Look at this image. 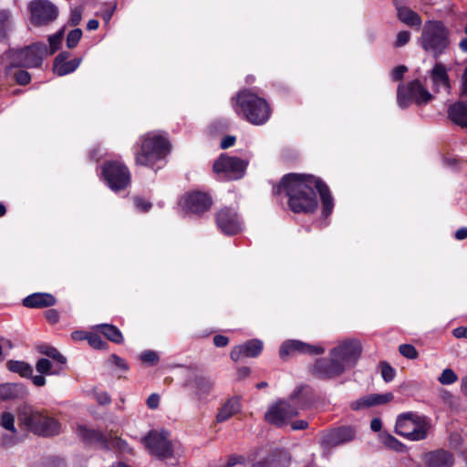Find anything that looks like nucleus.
Listing matches in <instances>:
<instances>
[{
	"instance_id": "1",
	"label": "nucleus",
	"mask_w": 467,
	"mask_h": 467,
	"mask_svg": "<svg viewBox=\"0 0 467 467\" xmlns=\"http://www.w3.org/2000/svg\"><path fill=\"white\" fill-rule=\"evenodd\" d=\"M315 189L319 192L323 206V214L328 216L333 210L334 202L330 191L326 183L313 175L290 173L282 179L276 187V193L285 192L288 197V206L296 213H314L317 208V198Z\"/></svg>"
},
{
	"instance_id": "2",
	"label": "nucleus",
	"mask_w": 467,
	"mask_h": 467,
	"mask_svg": "<svg viewBox=\"0 0 467 467\" xmlns=\"http://www.w3.org/2000/svg\"><path fill=\"white\" fill-rule=\"evenodd\" d=\"M17 420L21 428L41 437H53L61 431V424L57 419L31 406L19 408Z\"/></svg>"
},
{
	"instance_id": "3",
	"label": "nucleus",
	"mask_w": 467,
	"mask_h": 467,
	"mask_svg": "<svg viewBox=\"0 0 467 467\" xmlns=\"http://www.w3.org/2000/svg\"><path fill=\"white\" fill-rule=\"evenodd\" d=\"M450 32L441 21H429L422 29L420 45L422 48L438 58L450 45Z\"/></svg>"
},
{
	"instance_id": "4",
	"label": "nucleus",
	"mask_w": 467,
	"mask_h": 467,
	"mask_svg": "<svg viewBox=\"0 0 467 467\" xmlns=\"http://www.w3.org/2000/svg\"><path fill=\"white\" fill-rule=\"evenodd\" d=\"M237 104L245 119L254 125H262L270 118L271 109L265 99L247 90L237 95Z\"/></svg>"
},
{
	"instance_id": "5",
	"label": "nucleus",
	"mask_w": 467,
	"mask_h": 467,
	"mask_svg": "<svg viewBox=\"0 0 467 467\" xmlns=\"http://www.w3.org/2000/svg\"><path fill=\"white\" fill-rule=\"evenodd\" d=\"M171 150L170 142L161 136L144 137L140 151L136 155L138 165L151 166L157 161L165 158Z\"/></svg>"
},
{
	"instance_id": "6",
	"label": "nucleus",
	"mask_w": 467,
	"mask_h": 467,
	"mask_svg": "<svg viewBox=\"0 0 467 467\" xmlns=\"http://www.w3.org/2000/svg\"><path fill=\"white\" fill-rule=\"evenodd\" d=\"M430 424L426 417L419 416L412 412L400 415L396 421L395 431L397 434L410 441H420L427 437Z\"/></svg>"
},
{
	"instance_id": "7",
	"label": "nucleus",
	"mask_w": 467,
	"mask_h": 467,
	"mask_svg": "<svg viewBox=\"0 0 467 467\" xmlns=\"http://www.w3.org/2000/svg\"><path fill=\"white\" fill-rule=\"evenodd\" d=\"M47 54V47L44 43H35L22 49H10L8 57L14 67H38Z\"/></svg>"
},
{
	"instance_id": "8",
	"label": "nucleus",
	"mask_w": 467,
	"mask_h": 467,
	"mask_svg": "<svg viewBox=\"0 0 467 467\" xmlns=\"http://www.w3.org/2000/svg\"><path fill=\"white\" fill-rule=\"evenodd\" d=\"M433 96L418 79L412 80L407 86L400 85L398 88L397 100L400 108H407L411 102L421 106L432 100Z\"/></svg>"
},
{
	"instance_id": "9",
	"label": "nucleus",
	"mask_w": 467,
	"mask_h": 467,
	"mask_svg": "<svg viewBox=\"0 0 467 467\" xmlns=\"http://www.w3.org/2000/svg\"><path fill=\"white\" fill-rule=\"evenodd\" d=\"M362 353V345L358 339L348 338L342 340L329 352V357H334L342 365L343 369L354 367Z\"/></svg>"
},
{
	"instance_id": "10",
	"label": "nucleus",
	"mask_w": 467,
	"mask_h": 467,
	"mask_svg": "<svg viewBox=\"0 0 467 467\" xmlns=\"http://www.w3.org/2000/svg\"><path fill=\"white\" fill-rule=\"evenodd\" d=\"M248 162L235 156L222 154L213 163V171L224 180H238L245 172Z\"/></svg>"
},
{
	"instance_id": "11",
	"label": "nucleus",
	"mask_w": 467,
	"mask_h": 467,
	"mask_svg": "<svg viewBox=\"0 0 467 467\" xmlns=\"http://www.w3.org/2000/svg\"><path fill=\"white\" fill-rule=\"evenodd\" d=\"M143 441L150 453L158 459L167 461L174 458L173 448L169 440L168 431H151L143 438Z\"/></svg>"
},
{
	"instance_id": "12",
	"label": "nucleus",
	"mask_w": 467,
	"mask_h": 467,
	"mask_svg": "<svg viewBox=\"0 0 467 467\" xmlns=\"http://www.w3.org/2000/svg\"><path fill=\"white\" fill-rule=\"evenodd\" d=\"M30 20L34 26H44L58 16V8L48 0H33L28 4Z\"/></svg>"
},
{
	"instance_id": "13",
	"label": "nucleus",
	"mask_w": 467,
	"mask_h": 467,
	"mask_svg": "<svg viewBox=\"0 0 467 467\" xmlns=\"http://www.w3.org/2000/svg\"><path fill=\"white\" fill-rule=\"evenodd\" d=\"M102 172L109 186L116 192L125 189L130 182L128 168L119 161L105 163Z\"/></svg>"
},
{
	"instance_id": "14",
	"label": "nucleus",
	"mask_w": 467,
	"mask_h": 467,
	"mask_svg": "<svg viewBox=\"0 0 467 467\" xmlns=\"http://www.w3.org/2000/svg\"><path fill=\"white\" fill-rule=\"evenodd\" d=\"M297 415V408L291 404L289 398L286 400H279L273 404L265 415V419L270 424L283 427L288 423L291 418Z\"/></svg>"
},
{
	"instance_id": "15",
	"label": "nucleus",
	"mask_w": 467,
	"mask_h": 467,
	"mask_svg": "<svg viewBox=\"0 0 467 467\" xmlns=\"http://www.w3.org/2000/svg\"><path fill=\"white\" fill-rule=\"evenodd\" d=\"M311 375L318 379L327 380L340 377L345 370L334 357L318 358L310 368Z\"/></svg>"
},
{
	"instance_id": "16",
	"label": "nucleus",
	"mask_w": 467,
	"mask_h": 467,
	"mask_svg": "<svg viewBox=\"0 0 467 467\" xmlns=\"http://www.w3.org/2000/svg\"><path fill=\"white\" fill-rule=\"evenodd\" d=\"M296 352L309 355H321L325 352V348L320 346L310 345L299 340H288L284 342L279 349L281 358H285Z\"/></svg>"
},
{
	"instance_id": "17",
	"label": "nucleus",
	"mask_w": 467,
	"mask_h": 467,
	"mask_svg": "<svg viewBox=\"0 0 467 467\" xmlns=\"http://www.w3.org/2000/svg\"><path fill=\"white\" fill-rule=\"evenodd\" d=\"M355 437V431L351 427H340L327 431L321 435V445L326 448L337 446L341 443L349 441Z\"/></svg>"
},
{
	"instance_id": "18",
	"label": "nucleus",
	"mask_w": 467,
	"mask_h": 467,
	"mask_svg": "<svg viewBox=\"0 0 467 467\" xmlns=\"http://www.w3.org/2000/svg\"><path fill=\"white\" fill-rule=\"evenodd\" d=\"M184 206L188 212L201 214L211 208L212 199L207 193L193 192L186 196Z\"/></svg>"
},
{
	"instance_id": "19",
	"label": "nucleus",
	"mask_w": 467,
	"mask_h": 467,
	"mask_svg": "<svg viewBox=\"0 0 467 467\" xmlns=\"http://www.w3.org/2000/svg\"><path fill=\"white\" fill-rule=\"evenodd\" d=\"M218 227L226 234H235L240 230L236 213L230 208L221 209L216 215Z\"/></svg>"
},
{
	"instance_id": "20",
	"label": "nucleus",
	"mask_w": 467,
	"mask_h": 467,
	"mask_svg": "<svg viewBox=\"0 0 467 467\" xmlns=\"http://www.w3.org/2000/svg\"><path fill=\"white\" fill-rule=\"evenodd\" d=\"M77 433L80 440L88 444H96L105 450L110 449L109 435H105L100 431L88 429L86 426H78Z\"/></svg>"
},
{
	"instance_id": "21",
	"label": "nucleus",
	"mask_w": 467,
	"mask_h": 467,
	"mask_svg": "<svg viewBox=\"0 0 467 467\" xmlns=\"http://www.w3.org/2000/svg\"><path fill=\"white\" fill-rule=\"evenodd\" d=\"M262 350L263 342L259 339H251L242 345L234 347L230 353V357L236 362L243 357L255 358Z\"/></svg>"
},
{
	"instance_id": "22",
	"label": "nucleus",
	"mask_w": 467,
	"mask_h": 467,
	"mask_svg": "<svg viewBox=\"0 0 467 467\" xmlns=\"http://www.w3.org/2000/svg\"><path fill=\"white\" fill-rule=\"evenodd\" d=\"M423 460L427 467H452L454 464L452 452L443 449L426 452Z\"/></svg>"
},
{
	"instance_id": "23",
	"label": "nucleus",
	"mask_w": 467,
	"mask_h": 467,
	"mask_svg": "<svg viewBox=\"0 0 467 467\" xmlns=\"http://www.w3.org/2000/svg\"><path fill=\"white\" fill-rule=\"evenodd\" d=\"M430 78L432 82L433 90L440 92L441 89L450 93L451 86L448 70L446 67L441 63H436L432 69L430 71Z\"/></svg>"
},
{
	"instance_id": "24",
	"label": "nucleus",
	"mask_w": 467,
	"mask_h": 467,
	"mask_svg": "<svg viewBox=\"0 0 467 467\" xmlns=\"http://www.w3.org/2000/svg\"><path fill=\"white\" fill-rule=\"evenodd\" d=\"M184 386H192L195 389L194 395L199 400H202L212 393L214 389V382L207 376L195 374L192 379L185 382Z\"/></svg>"
},
{
	"instance_id": "25",
	"label": "nucleus",
	"mask_w": 467,
	"mask_h": 467,
	"mask_svg": "<svg viewBox=\"0 0 467 467\" xmlns=\"http://www.w3.org/2000/svg\"><path fill=\"white\" fill-rule=\"evenodd\" d=\"M291 404L298 409H306L315 401L313 389L308 386L296 388L289 396Z\"/></svg>"
},
{
	"instance_id": "26",
	"label": "nucleus",
	"mask_w": 467,
	"mask_h": 467,
	"mask_svg": "<svg viewBox=\"0 0 467 467\" xmlns=\"http://www.w3.org/2000/svg\"><path fill=\"white\" fill-rule=\"evenodd\" d=\"M27 395L26 388L21 383L0 384V400H22Z\"/></svg>"
},
{
	"instance_id": "27",
	"label": "nucleus",
	"mask_w": 467,
	"mask_h": 467,
	"mask_svg": "<svg viewBox=\"0 0 467 467\" xmlns=\"http://www.w3.org/2000/svg\"><path fill=\"white\" fill-rule=\"evenodd\" d=\"M447 115L454 124L467 129V101H456L449 106Z\"/></svg>"
},
{
	"instance_id": "28",
	"label": "nucleus",
	"mask_w": 467,
	"mask_h": 467,
	"mask_svg": "<svg viewBox=\"0 0 467 467\" xmlns=\"http://www.w3.org/2000/svg\"><path fill=\"white\" fill-rule=\"evenodd\" d=\"M56 298L47 293H35L23 300V305L28 308H42L54 306Z\"/></svg>"
},
{
	"instance_id": "29",
	"label": "nucleus",
	"mask_w": 467,
	"mask_h": 467,
	"mask_svg": "<svg viewBox=\"0 0 467 467\" xmlns=\"http://www.w3.org/2000/svg\"><path fill=\"white\" fill-rule=\"evenodd\" d=\"M404 5H394L397 9L398 19L409 26L420 28L422 23L420 16Z\"/></svg>"
},
{
	"instance_id": "30",
	"label": "nucleus",
	"mask_w": 467,
	"mask_h": 467,
	"mask_svg": "<svg viewBox=\"0 0 467 467\" xmlns=\"http://www.w3.org/2000/svg\"><path fill=\"white\" fill-rule=\"evenodd\" d=\"M240 410L241 405L239 400L237 398H231L219 409L216 415V421L223 422L238 413Z\"/></svg>"
},
{
	"instance_id": "31",
	"label": "nucleus",
	"mask_w": 467,
	"mask_h": 467,
	"mask_svg": "<svg viewBox=\"0 0 467 467\" xmlns=\"http://www.w3.org/2000/svg\"><path fill=\"white\" fill-rule=\"evenodd\" d=\"M6 367L10 371L17 373L24 378L31 377L33 374V368L25 361L9 360L6 363Z\"/></svg>"
},
{
	"instance_id": "32",
	"label": "nucleus",
	"mask_w": 467,
	"mask_h": 467,
	"mask_svg": "<svg viewBox=\"0 0 467 467\" xmlns=\"http://www.w3.org/2000/svg\"><path fill=\"white\" fill-rule=\"evenodd\" d=\"M265 460L269 467H287L289 462L286 452L280 450L272 451Z\"/></svg>"
},
{
	"instance_id": "33",
	"label": "nucleus",
	"mask_w": 467,
	"mask_h": 467,
	"mask_svg": "<svg viewBox=\"0 0 467 467\" xmlns=\"http://www.w3.org/2000/svg\"><path fill=\"white\" fill-rule=\"evenodd\" d=\"M12 18L9 10H0V40H5L12 30Z\"/></svg>"
},
{
	"instance_id": "34",
	"label": "nucleus",
	"mask_w": 467,
	"mask_h": 467,
	"mask_svg": "<svg viewBox=\"0 0 467 467\" xmlns=\"http://www.w3.org/2000/svg\"><path fill=\"white\" fill-rule=\"evenodd\" d=\"M81 62V58H74L71 60L64 61L58 65H54V71L58 76H64L75 71Z\"/></svg>"
},
{
	"instance_id": "35",
	"label": "nucleus",
	"mask_w": 467,
	"mask_h": 467,
	"mask_svg": "<svg viewBox=\"0 0 467 467\" xmlns=\"http://www.w3.org/2000/svg\"><path fill=\"white\" fill-rule=\"evenodd\" d=\"M36 369L40 374L53 375L59 373L62 368L54 366L49 359L42 358L37 360Z\"/></svg>"
},
{
	"instance_id": "36",
	"label": "nucleus",
	"mask_w": 467,
	"mask_h": 467,
	"mask_svg": "<svg viewBox=\"0 0 467 467\" xmlns=\"http://www.w3.org/2000/svg\"><path fill=\"white\" fill-rule=\"evenodd\" d=\"M100 332L110 341L121 343L123 338L120 331L113 325L103 324L99 327Z\"/></svg>"
},
{
	"instance_id": "37",
	"label": "nucleus",
	"mask_w": 467,
	"mask_h": 467,
	"mask_svg": "<svg viewBox=\"0 0 467 467\" xmlns=\"http://www.w3.org/2000/svg\"><path fill=\"white\" fill-rule=\"evenodd\" d=\"M39 352L44 354L49 358H51L54 361H57L59 365H65L67 362V358L58 352L57 348L50 346H42L39 348Z\"/></svg>"
},
{
	"instance_id": "38",
	"label": "nucleus",
	"mask_w": 467,
	"mask_h": 467,
	"mask_svg": "<svg viewBox=\"0 0 467 467\" xmlns=\"http://www.w3.org/2000/svg\"><path fill=\"white\" fill-rule=\"evenodd\" d=\"M369 407L386 404L391 401L394 398L391 392H388L385 394H370L368 395Z\"/></svg>"
},
{
	"instance_id": "39",
	"label": "nucleus",
	"mask_w": 467,
	"mask_h": 467,
	"mask_svg": "<svg viewBox=\"0 0 467 467\" xmlns=\"http://www.w3.org/2000/svg\"><path fill=\"white\" fill-rule=\"evenodd\" d=\"M0 425L7 431H10L13 434L16 433L15 427V417L10 412H3L0 417Z\"/></svg>"
},
{
	"instance_id": "40",
	"label": "nucleus",
	"mask_w": 467,
	"mask_h": 467,
	"mask_svg": "<svg viewBox=\"0 0 467 467\" xmlns=\"http://www.w3.org/2000/svg\"><path fill=\"white\" fill-rule=\"evenodd\" d=\"M109 441L110 444L109 450H117L120 452L130 451L131 450L129 448L127 442L117 436H112L109 434Z\"/></svg>"
},
{
	"instance_id": "41",
	"label": "nucleus",
	"mask_w": 467,
	"mask_h": 467,
	"mask_svg": "<svg viewBox=\"0 0 467 467\" xmlns=\"http://www.w3.org/2000/svg\"><path fill=\"white\" fill-rule=\"evenodd\" d=\"M439 382L442 385H450L458 380L455 372L451 368H445L438 379Z\"/></svg>"
},
{
	"instance_id": "42",
	"label": "nucleus",
	"mask_w": 467,
	"mask_h": 467,
	"mask_svg": "<svg viewBox=\"0 0 467 467\" xmlns=\"http://www.w3.org/2000/svg\"><path fill=\"white\" fill-rule=\"evenodd\" d=\"M379 367H380V373H381L383 379L386 382L391 381L394 379L395 374H396L395 369L386 361H381L379 363Z\"/></svg>"
},
{
	"instance_id": "43",
	"label": "nucleus",
	"mask_w": 467,
	"mask_h": 467,
	"mask_svg": "<svg viewBox=\"0 0 467 467\" xmlns=\"http://www.w3.org/2000/svg\"><path fill=\"white\" fill-rule=\"evenodd\" d=\"M64 36V29L59 30L57 33H56L53 36H50L48 37L49 47H50V52L49 54H54L60 47L62 39Z\"/></svg>"
},
{
	"instance_id": "44",
	"label": "nucleus",
	"mask_w": 467,
	"mask_h": 467,
	"mask_svg": "<svg viewBox=\"0 0 467 467\" xmlns=\"http://www.w3.org/2000/svg\"><path fill=\"white\" fill-rule=\"evenodd\" d=\"M399 351L400 355L409 359H416L419 356V353L414 346L410 344H402L399 347Z\"/></svg>"
},
{
	"instance_id": "45",
	"label": "nucleus",
	"mask_w": 467,
	"mask_h": 467,
	"mask_svg": "<svg viewBox=\"0 0 467 467\" xmlns=\"http://www.w3.org/2000/svg\"><path fill=\"white\" fill-rule=\"evenodd\" d=\"M82 36V31L79 28L71 30L67 36V47L68 48H74Z\"/></svg>"
},
{
	"instance_id": "46",
	"label": "nucleus",
	"mask_w": 467,
	"mask_h": 467,
	"mask_svg": "<svg viewBox=\"0 0 467 467\" xmlns=\"http://www.w3.org/2000/svg\"><path fill=\"white\" fill-rule=\"evenodd\" d=\"M87 340L92 348L97 349L104 348L107 346V343L97 334H88Z\"/></svg>"
},
{
	"instance_id": "47",
	"label": "nucleus",
	"mask_w": 467,
	"mask_h": 467,
	"mask_svg": "<svg viewBox=\"0 0 467 467\" xmlns=\"http://www.w3.org/2000/svg\"><path fill=\"white\" fill-rule=\"evenodd\" d=\"M383 442L388 448L397 451H401L404 447L401 442H400L395 437L391 435H387L384 438Z\"/></svg>"
},
{
	"instance_id": "48",
	"label": "nucleus",
	"mask_w": 467,
	"mask_h": 467,
	"mask_svg": "<svg viewBox=\"0 0 467 467\" xmlns=\"http://www.w3.org/2000/svg\"><path fill=\"white\" fill-rule=\"evenodd\" d=\"M410 39V33L409 31H406V30L400 31L397 34L394 46L396 47H403L409 43Z\"/></svg>"
},
{
	"instance_id": "49",
	"label": "nucleus",
	"mask_w": 467,
	"mask_h": 467,
	"mask_svg": "<svg viewBox=\"0 0 467 467\" xmlns=\"http://www.w3.org/2000/svg\"><path fill=\"white\" fill-rule=\"evenodd\" d=\"M16 81L19 85H27L31 80V76L27 71L25 70H18L16 75Z\"/></svg>"
},
{
	"instance_id": "50",
	"label": "nucleus",
	"mask_w": 467,
	"mask_h": 467,
	"mask_svg": "<svg viewBox=\"0 0 467 467\" xmlns=\"http://www.w3.org/2000/svg\"><path fill=\"white\" fill-rule=\"evenodd\" d=\"M158 358H158L157 353L154 351H151V350L145 351L140 355L141 361H143L145 363H150L152 365L158 361Z\"/></svg>"
},
{
	"instance_id": "51",
	"label": "nucleus",
	"mask_w": 467,
	"mask_h": 467,
	"mask_svg": "<svg viewBox=\"0 0 467 467\" xmlns=\"http://www.w3.org/2000/svg\"><path fill=\"white\" fill-rule=\"evenodd\" d=\"M368 395L358 400H355L351 403L350 407L353 410H362V409H366V408H369V402H368Z\"/></svg>"
},
{
	"instance_id": "52",
	"label": "nucleus",
	"mask_w": 467,
	"mask_h": 467,
	"mask_svg": "<svg viewBox=\"0 0 467 467\" xmlns=\"http://www.w3.org/2000/svg\"><path fill=\"white\" fill-rule=\"evenodd\" d=\"M440 398L445 404L450 407H452L455 404V399L453 395L446 389H441L440 391Z\"/></svg>"
},
{
	"instance_id": "53",
	"label": "nucleus",
	"mask_w": 467,
	"mask_h": 467,
	"mask_svg": "<svg viewBox=\"0 0 467 467\" xmlns=\"http://www.w3.org/2000/svg\"><path fill=\"white\" fill-rule=\"evenodd\" d=\"M134 203H135L137 209H139L141 212H147L151 207V203L149 201H147L143 198H140V197H135Z\"/></svg>"
},
{
	"instance_id": "54",
	"label": "nucleus",
	"mask_w": 467,
	"mask_h": 467,
	"mask_svg": "<svg viewBox=\"0 0 467 467\" xmlns=\"http://www.w3.org/2000/svg\"><path fill=\"white\" fill-rule=\"evenodd\" d=\"M408 70L406 66H398L392 71L393 80H400L403 78L404 73Z\"/></svg>"
},
{
	"instance_id": "55",
	"label": "nucleus",
	"mask_w": 467,
	"mask_h": 467,
	"mask_svg": "<svg viewBox=\"0 0 467 467\" xmlns=\"http://www.w3.org/2000/svg\"><path fill=\"white\" fill-rule=\"evenodd\" d=\"M47 320L51 324H56L59 319L58 312L56 309H48L45 313Z\"/></svg>"
},
{
	"instance_id": "56",
	"label": "nucleus",
	"mask_w": 467,
	"mask_h": 467,
	"mask_svg": "<svg viewBox=\"0 0 467 467\" xmlns=\"http://www.w3.org/2000/svg\"><path fill=\"white\" fill-rule=\"evenodd\" d=\"M81 21V10L75 8L71 11L70 23L72 26H78Z\"/></svg>"
},
{
	"instance_id": "57",
	"label": "nucleus",
	"mask_w": 467,
	"mask_h": 467,
	"mask_svg": "<svg viewBox=\"0 0 467 467\" xmlns=\"http://www.w3.org/2000/svg\"><path fill=\"white\" fill-rule=\"evenodd\" d=\"M160 403V396L158 394H151L147 399V405L150 409H157Z\"/></svg>"
},
{
	"instance_id": "58",
	"label": "nucleus",
	"mask_w": 467,
	"mask_h": 467,
	"mask_svg": "<svg viewBox=\"0 0 467 467\" xmlns=\"http://www.w3.org/2000/svg\"><path fill=\"white\" fill-rule=\"evenodd\" d=\"M229 339L227 337L223 335H216L213 337V344L218 348H223L227 346Z\"/></svg>"
},
{
	"instance_id": "59",
	"label": "nucleus",
	"mask_w": 467,
	"mask_h": 467,
	"mask_svg": "<svg viewBox=\"0 0 467 467\" xmlns=\"http://www.w3.org/2000/svg\"><path fill=\"white\" fill-rule=\"evenodd\" d=\"M234 142H235V137L228 135V136H225L222 140L220 146L222 149H227V148L233 146L234 144Z\"/></svg>"
},
{
	"instance_id": "60",
	"label": "nucleus",
	"mask_w": 467,
	"mask_h": 467,
	"mask_svg": "<svg viewBox=\"0 0 467 467\" xmlns=\"http://www.w3.org/2000/svg\"><path fill=\"white\" fill-rule=\"evenodd\" d=\"M292 429L295 431L306 430L308 427V422L304 420H298L292 422Z\"/></svg>"
},
{
	"instance_id": "61",
	"label": "nucleus",
	"mask_w": 467,
	"mask_h": 467,
	"mask_svg": "<svg viewBox=\"0 0 467 467\" xmlns=\"http://www.w3.org/2000/svg\"><path fill=\"white\" fill-rule=\"evenodd\" d=\"M115 9H116V5H113L110 8L102 12L101 17L106 23H109L110 21Z\"/></svg>"
},
{
	"instance_id": "62",
	"label": "nucleus",
	"mask_w": 467,
	"mask_h": 467,
	"mask_svg": "<svg viewBox=\"0 0 467 467\" xmlns=\"http://www.w3.org/2000/svg\"><path fill=\"white\" fill-rule=\"evenodd\" d=\"M461 95L467 97V67L464 69L462 76Z\"/></svg>"
},
{
	"instance_id": "63",
	"label": "nucleus",
	"mask_w": 467,
	"mask_h": 467,
	"mask_svg": "<svg viewBox=\"0 0 467 467\" xmlns=\"http://www.w3.org/2000/svg\"><path fill=\"white\" fill-rule=\"evenodd\" d=\"M88 336V334L82 330H77L71 333L72 339L76 341H82L84 339H87Z\"/></svg>"
},
{
	"instance_id": "64",
	"label": "nucleus",
	"mask_w": 467,
	"mask_h": 467,
	"mask_svg": "<svg viewBox=\"0 0 467 467\" xmlns=\"http://www.w3.org/2000/svg\"><path fill=\"white\" fill-rule=\"evenodd\" d=\"M452 334L457 338L467 337V326L455 328Z\"/></svg>"
}]
</instances>
